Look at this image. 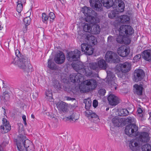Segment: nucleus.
<instances>
[{
    "label": "nucleus",
    "instance_id": "nucleus-52",
    "mask_svg": "<svg viewBox=\"0 0 151 151\" xmlns=\"http://www.w3.org/2000/svg\"><path fill=\"white\" fill-rule=\"evenodd\" d=\"M98 105V101L97 100L95 99L93 101V106L95 108H96Z\"/></svg>",
    "mask_w": 151,
    "mask_h": 151
},
{
    "label": "nucleus",
    "instance_id": "nucleus-44",
    "mask_svg": "<svg viewBox=\"0 0 151 151\" xmlns=\"http://www.w3.org/2000/svg\"><path fill=\"white\" fill-rule=\"evenodd\" d=\"M31 19L29 17H26L23 20L24 24L29 25L31 23Z\"/></svg>",
    "mask_w": 151,
    "mask_h": 151
},
{
    "label": "nucleus",
    "instance_id": "nucleus-45",
    "mask_svg": "<svg viewBox=\"0 0 151 151\" xmlns=\"http://www.w3.org/2000/svg\"><path fill=\"white\" fill-rule=\"evenodd\" d=\"M142 55L140 54H138L135 56L133 58V62H137L139 61L141 58Z\"/></svg>",
    "mask_w": 151,
    "mask_h": 151
},
{
    "label": "nucleus",
    "instance_id": "nucleus-2",
    "mask_svg": "<svg viewBox=\"0 0 151 151\" xmlns=\"http://www.w3.org/2000/svg\"><path fill=\"white\" fill-rule=\"evenodd\" d=\"M87 40L89 41V44L83 43L81 45L82 51L84 52V54L86 55H92L94 52V48L93 46L97 43V40L93 36H87Z\"/></svg>",
    "mask_w": 151,
    "mask_h": 151
},
{
    "label": "nucleus",
    "instance_id": "nucleus-29",
    "mask_svg": "<svg viewBox=\"0 0 151 151\" xmlns=\"http://www.w3.org/2000/svg\"><path fill=\"white\" fill-rule=\"evenodd\" d=\"M11 129V127L9 123L4 125H1L0 127V130L2 134L5 133L9 132Z\"/></svg>",
    "mask_w": 151,
    "mask_h": 151
},
{
    "label": "nucleus",
    "instance_id": "nucleus-8",
    "mask_svg": "<svg viewBox=\"0 0 151 151\" xmlns=\"http://www.w3.org/2000/svg\"><path fill=\"white\" fill-rule=\"evenodd\" d=\"M15 53L18 59L17 62L18 66L20 68H23L24 67V65L27 63V57L25 55L22 54L17 49L16 50Z\"/></svg>",
    "mask_w": 151,
    "mask_h": 151
},
{
    "label": "nucleus",
    "instance_id": "nucleus-28",
    "mask_svg": "<svg viewBox=\"0 0 151 151\" xmlns=\"http://www.w3.org/2000/svg\"><path fill=\"white\" fill-rule=\"evenodd\" d=\"M119 12L118 11L115 9L108 13V17L111 19H117L119 18Z\"/></svg>",
    "mask_w": 151,
    "mask_h": 151
},
{
    "label": "nucleus",
    "instance_id": "nucleus-9",
    "mask_svg": "<svg viewBox=\"0 0 151 151\" xmlns=\"http://www.w3.org/2000/svg\"><path fill=\"white\" fill-rule=\"evenodd\" d=\"M16 144H20L19 146L23 147L25 149L32 143L28 139H27L26 136L22 134H19L17 139L15 140Z\"/></svg>",
    "mask_w": 151,
    "mask_h": 151
},
{
    "label": "nucleus",
    "instance_id": "nucleus-5",
    "mask_svg": "<svg viewBox=\"0 0 151 151\" xmlns=\"http://www.w3.org/2000/svg\"><path fill=\"white\" fill-rule=\"evenodd\" d=\"M81 55V51L76 49L73 51H69L67 52L66 55V58L69 62H76L80 59Z\"/></svg>",
    "mask_w": 151,
    "mask_h": 151
},
{
    "label": "nucleus",
    "instance_id": "nucleus-35",
    "mask_svg": "<svg viewBox=\"0 0 151 151\" xmlns=\"http://www.w3.org/2000/svg\"><path fill=\"white\" fill-rule=\"evenodd\" d=\"M22 69L23 71L27 73L32 72L33 71L32 67V65L29 63L27 65V67L26 66V64L24 65V67L23 68H21Z\"/></svg>",
    "mask_w": 151,
    "mask_h": 151
},
{
    "label": "nucleus",
    "instance_id": "nucleus-23",
    "mask_svg": "<svg viewBox=\"0 0 151 151\" xmlns=\"http://www.w3.org/2000/svg\"><path fill=\"white\" fill-rule=\"evenodd\" d=\"M80 74L76 73H73L70 74V81L73 83L76 82L79 83L80 82Z\"/></svg>",
    "mask_w": 151,
    "mask_h": 151
},
{
    "label": "nucleus",
    "instance_id": "nucleus-1",
    "mask_svg": "<svg viewBox=\"0 0 151 151\" xmlns=\"http://www.w3.org/2000/svg\"><path fill=\"white\" fill-rule=\"evenodd\" d=\"M83 13L86 16V21L90 23L91 26V31L95 35L99 34L100 32V26L96 24L99 22V19L97 17V14L90 8L84 7Z\"/></svg>",
    "mask_w": 151,
    "mask_h": 151
},
{
    "label": "nucleus",
    "instance_id": "nucleus-14",
    "mask_svg": "<svg viewBox=\"0 0 151 151\" xmlns=\"http://www.w3.org/2000/svg\"><path fill=\"white\" fill-rule=\"evenodd\" d=\"M119 12H124L125 8V4L122 0H115L114 2L113 7Z\"/></svg>",
    "mask_w": 151,
    "mask_h": 151
},
{
    "label": "nucleus",
    "instance_id": "nucleus-4",
    "mask_svg": "<svg viewBox=\"0 0 151 151\" xmlns=\"http://www.w3.org/2000/svg\"><path fill=\"white\" fill-rule=\"evenodd\" d=\"M73 69L78 72L81 75L87 76L88 72L87 70V67L80 61H77L76 62H73L71 64Z\"/></svg>",
    "mask_w": 151,
    "mask_h": 151
},
{
    "label": "nucleus",
    "instance_id": "nucleus-26",
    "mask_svg": "<svg viewBox=\"0 0 151 151\" xmlns=\"http://www.w3.org/2000/svg\"><path fill=\"white\" fill-rule=\"evenodd\" d=\"M99 68L100 70H105L106 69L108 65L106 61L103 59H100L98 61Z\"/></svg>",
    "mask_w": 151,
    "mask_h": 151
},
{
    "label": "nucleus",
    "instance_id": "nucleus-25",
    "mask_svg": "<svg viewBox=\"0 0 151 151\" xmlns=\"http://www.w3.org/2000/svg\"><path fill=\"white\" fill-rule=\"evenodd\" d=\"M123 121V119L118 116H115L112 120V122L115 127H119L121 125Z\"/></svg>",
    "mask_w": 151,
    "mask_h": 151
},
{
    "label": "nucleus",
    "instance_id": "nucleus-64",
    "mask_svg": "<svg viewBox=\"0 0 151 151\" xmlns=\"http://www.w3.org/2000/svg\"><path fill=\"white\" fill-rule=\"evenodd\" d=\"M0 151H4L3 148L1 145H0Z\"/></svg>",
    "mask_w": 151,
    "mask_h": 151
},
{
    "label": "nucleus",
    "instance_id": "nucleus-24",
    "mask_svg": "<svg viewBox=\"0 0 151 151\" xmlns=\"http://www.w3.org/2000/svg\"><path fill=\"white\" fill-rule=\"evenodd\" d=\"M103 6L106 9H109L111 7H113L114 2L113 0H100Z\"/></svg>",
    "mask_w": 151,
    "mask_h": 151
},
{
    "label": "nucleus",
    "instance_id": "nucleus-16",
    "mask_svg": "<svg viewBox=\"0 0 151 151\" xmlns=\"http://www.w3.org/2000/svg\"><path fill=\"white\" fill-rule=\"evenodd\" d=\"M54 60L56 63L62 64L65 62V56L62 52L60 51L59 53L55 55Z\"/></svg>",
    "mask_w": 151,
    "mask_h": 151
},
{
    "label": "nucleus",
    "instance_id": "nucleus-22",
    "mask_svg": "<svg viewBox=\"0 0 151 151\" xmlns=\"http://www.w3.org/2000/svg\"><path fill=\"white\" fill-rule=\"evenodd\" d=\"M57 108L59 110L62 111L63 112H67L68 110L67 104L66 103L61 101L59 102L56 104Z\"/></svg>",
    "mask_w": 151,
    "mask_h": 151
},
{
    "label": "nucleus",
    "instance_id": "nucleus-30",
    "mask_svg": "<svg viewBox=\"0 0 151 151\" xmlns=\"http://www.w3.org/2000/svg\"><path fill=\"white\" fill-rule=\"evenodd\" d=\"M86 115L89 119H92L93 118H99L98 115L94 112L90 110H87V111L85 112Z\"/></svg>",
    "mask_w": 151,
    "mask_h": 151
},
{
    "label": "nucleus",
    "instance_id": "nucleus-36",
    "mask_svg": "<svg viewBox=\"0 0 151 151\" xmlns=\"http://www.w3.org/2000/svg\"><path fill=\"white\" fill-rule=\"evenodd\" d=\"M52 85L55 89L59 90H60L62 88L61 84L57 80H55L53 81Z\"/></svg>",
    "mask_w": 151,
    "mask_h": 151
},
{
    "label": "nucleus",
    "instance_id": "nucleus-57",
    "mask_svg": "<svg viewBox=\"0 0 151 151\" xmlns=\"http://www.w3.org/2000/svg\"><path fill=\"white\" fill-rule=\"evenodd\" d=\"M2 122L3 124V125H5V124H9V122H8L7 120L5 118H3L2 119Z\"/></svg>",
    "mask_w": 151,
    "mask_h": 151
},
{
    "label": "nucleus",
    "instance_id": "nucleus-54",
    "mask_svg": "<svg viewBox=\"0 0 151 151\" xmlns=\"http://www.w3.org/2000/svg\"><path fill=\"white\" fill-rule=\"evenodd\" d=\"M24 25V26L23 27L22 30L24 33H25L27 32V31L28 28L27 27L28 25H27L25 24Z\"/></svg>",
    "mask_w": 151,
    "mask_h": 151
},
{
    "label": "nucleus",
    "instance_id": "nucleus-37",
    "mask_svg": "<svg viewBox=\"0 0 151 151\" xmlns=\"http://www.w3.org/2000/svg\"><path fill=\"white\" fill-rule=\"evenodd\" d=\"M72 113L71 115L66 117L67 120H73V119H75V120H77L78 118V116L76 115L77 114L75 112H72Z\"/></svg>",
    "mask_w": 151,
    "mask_h": 151
},
{
    "label": "nucleus",
    "instance_id": "nucleus-63",
    "mask_svg": "<svg viewBox=\"0 0 151 151\" xmlns=\"http://www.w3.org/2000/svg\"><path fill=\"white\" fill-rule=\"evenodd\" d=\"M64 89L65 91H68V87L66 86L64 87Z\"/></svg>",
    "mask_w": 151,
    "mask_h": 151
},
{
    "label": "nucleus",
    "instance_id": "nucleus-47",
    "mask_svg": "<svg viewBox=\"0 0 151 151\" xmlns=\"http://www.w3.org/2000/svg\"><path fill=\"white\" fill-rule=\"evenodd\" d=\"M25 149L27 151H34L35 149L34 145L33 143H32Z\"/></svg>",
    "mask_w": 151,
    "mask_h": 151
},
{
    "label": "nucleus",
    "instance_id": "nucleus-43",
    "mask_svg": "<svg viewBox=\"0 0 151 151\" xmlns=\"http://www.w3.org/2000/svg\"><path fill=\"white\" fill-rule=\"evenodd\" d=\"M145 111L140 107H138L137 110V112L138 114H139V116L143 118L145 116Z\"/></svg>",
    "mask_w": 151,
    "mask_h": 151
},
{
    "label": "nucleus",
    "instance_id": "nucleus-48",
    "mask_svg": "<svg viewBox=\"0 0 151 151\" xmlns=\"http://www.w3.org/2000/svg\"><path fill=\"white\" fill-rule=\"evenodd\" d=\"M129 36L125 37L124 39V42L123 43H124L125 44L129 45V44L131 42L130 39L128 37Z\"/></svg>",
    "mask_w": 151,
    "mask_h": 151
},
{
    "label": "nucleus",
    "instance_id": "nucleus-17",
    "mask_svg": "<svg viewBox=\"0 0 151 151\" xmlns=\"http://www.w3.org/2000/svg\"><path fill=\"white\" fill-rule=\"evenodd\" d=\"M129 52L128 48L124 46L120 47L117 50V52L119 55L122 57L127 56L129 53Z\"/></svg>",
    "mask_w": 151,
    "mask_h": 151
},
{
    "label": "nucleus",
    "instance_id": "nucleus-61",
    "mask_svg": "<svg viewBox=\"0 0 151 151\" xmlns=\"http://www.w3.org/2000/svg\"><path fill=\"white\" fill-rule=\"evenodd\" d=\"M26 0H17V2H20V3H22L25 4L26 3Z\"/></svg>",
    "mask_w": 151,
    "mask_h": 151
},
{
    "label": "nucleus",
    "instance_id": "nucleus-59",
    "mask_svg": "<svg viewBox=\"0 0 151 151\" xmlns=\"http://www.w3.org/2000/svg\"><path fill=\"white\" fill-rule=\"evenodd\" d=\"M3 87L5 88H6L7 90H9V86H7L6 85H5L4 83V81H2Z\"/></svg>",
    "mask_w": 151,
    "mask_h": 151
},
{
    "label": "nucleus",
    "instance_id": "nucleus-19",
    "mask_svg": "<svg viewBox=\"0 0 151 151\" xmlns=\"http://www.w3.org/2000/svg\"><path fill=\"white\" fill-rule=\"evenodd\" d=\"M142 58L146 61H151V50L149 49L143 51L142 53Z\"/></svg>",
    "mask_w": 151,
    "mask_h": 151
},
{
    "label": "nucleus",
    "instance_id": "nucleus-21",
    "mask_svg": "<svg viewBox=\"0 0 151 151\" xmlns=\"http://www.w3.org/2000/svg\"><path fill=\"white\" fill-rule=\"evenodd\" d=\"M129 147L133 151H137L139 150L141 148V145L139 142H134V141H130Z\"/></svg>",
    "mask_w": 151,
    "mask_h": 151
},
{
    "label": "nucleus",
    "instance_id": "nucleus-51",
    "mask_svg": "<svg viewBox=\"0 0 151 151\" xmlns=\"http://www.w3.org/2000/svg\"><path fill=\"white\" fill-rule=\"evenodd\" d=\"M91 106V102L90 101V103H85V108L86 109V110H89L90 107Z\"/></svg>",
    "mask_w": 151,
    "mask_h": 151
},
{
    "label": "nucleus",
    "instance_id": "nucleus-6",
    "mask_svg": "<svg viewBox=\"0 0 151 151\" xmlns=\"http://www.w3.org/2000/svg\"><path fill=\"white\" fill-rule=\"evenodd\" d=\"M138 127L134 124H128L126 125L125 129V134L131 137L137 136Z\"/></svg>",
    "mask_w": 151,
    "mask_h": 151
},
{
    "label": "nucleus",
    "instance_id": "nucleus-50",
    "mask_svg": "<svg viewBox=\"0 0 151 151\" xmlns=\"http://www.w3.org/2000/svg\"><path fill=\"white\" fill-rule=\"evenodd\" d=\"M98 92L101 96H104L105 94L106 91L104 89H101L99 90Z\"/></svg>",
    "mask_w": 151,
    "mask_h": 151
},
{
    "label": "nucleus",
    "instance_id": "nucleus-49",
    "mask_svg": "<svg viewBox=\"0 0 151 151\" xmlns=\"http://www.w3.org/2000/svg\"><path fill=\"white\" fill-rule=\"evenodd\" d=\"M115 71L117 72H122V67L121 66V64L119 65H117L115 68Z\"/></svg>",
    "mask_w": 151,
    "mask_h": 151
},
{
    "label": "nucleus",
    "instance_id": "nucleus-27",
    "mask_svg": "<svg viewBox=\"0 0 151 151\" xmlns=\"http://www.w3.org/2000/svg\"><path fill=\"white\" fill-rule=\"evenodd\" d=\"M122 68V73H126L129 71L131 70V64L126 62L121 64Z\"/></svg>",
    "mask_w": 151,
    "mask_h": 151
},
{
    "label": "nucleus",
    "instance_id": "nucleus-7",
    "mask_svg": "<svg viewBox=\"0 0 151 151\" xmlns=\"http://www.w3.org/2000/svg\"><path fill=\"white\" fill-rule=\"evenodd\" d=\"M105 58L106 60L110 63H117L120 61L118 55L116 53L111 51H108L106 52Z\"/></svg>",
    "mask_w": 151,
    "mask_h": 151
},
{
    "label": "nucleus",
    "instance_id": "nucleus-31",
    "mask_svg": "<svg viewBox=\"0 0 151 151\" xmlns=\"http://www.w3.org/2000/svg\"><path fill=\"white\" fill-rule=\"evenodd\" d=\"M10 96L8 91H5L3 93L0 95L1 100L4 102L8 101L9 99Z\"/></svg>",
    "mask_w": 151,
    "mask_h": 151
},
{
    "label": "nucleus",
    "instance_id": "nucleus-42",
    "mask_svg": "<svg viewBox=\"0 0 151 151\" xmlns=\"http://www.w3.org/2000/svg\"><path fill=\"white\" fill-rule=\"evenodd\" d=\"M17 10L18 12L20 13L23 9V5L24 4L21 3H20V2H18L17 1Z\"/></svg>",
    "mask_w": 151,
    "mask_h": 151
},
{
    "label": "nucleus",
    "instance_id": "nucleus-34",
    "mask_svg": "<svg viewBox=\"0 0 151 151\" xmlns=\"http://www.w3.org/2000/svg\"><path fill=\"white\" fill-rule=\"evenodd\" d=\"M48 67L50 69L54 70L56 69V65L52 59H49L48 61Z\"/></svg>",
    "mask_w": 151,
    "mask_h": 151
},
{
    "label": "nucleus",
    "instance_id": "nucleus-33",
    "mask_svg": "<svg viewBox=\"0 0 151 151\" xmlns=\"http://www.w3.org/2000/svg\"><path fill=\"white\" fill-rule=\"evenodd\" d=\"M129 112L127 109H121L118 112V115L121 116H126L129 114Z\"/></svg>",
    "mask_w": 151,
    "mask_h": 151
},
{
    "label": "nucleus",
    "instance_id": "nucleus-3",
    "mask_svg": "<svg viewBox=\"0 0 151 151\" xmlns=\"http://www.w3.org/2000/svg\"><path fill=\"white\" fill-rule=\"evenodd\" d=\"M119 29V34L116 38V41L119 43H123L125 37L129 36L134 33L132 27L129 25H122Z\"/></svg>",
    "mask_w": 151,
    "mask_h": 151
},
{
    "label": "nucleus",
    "instance_id": "nucleus-15",
    "mask_svg": "<svg viewBox=\"0 0 151 151\" xmlns=\"http://www.w3.org/2000/svg\"><path fill=\"white\" fill-rule=\"evenodd\" d=\"M107 99L109 104L111 106H116L120 103V99L114 95L111 94L109 95Z\"/></svg>",
    "mask_w": 151,
    "mask_h": 151
},
{
    "label": "nucleus",
    "instance_id": "nucleus-62",
    "mask_svg": "<svg viewBox=\"0 0 151 151\" xmlns=\"http://www.w3.org/2000/svg\"><path fill=\"white\" fill-rule=\"evenodd\" d=\"M72 99H75L74 98H71L69 97H68L67 98V100H72Z\"/></svg>",
    "mask_w": 151,
    "mask_h": 151
},
{
    "label": "nucleus",
    "instance_id": "nucleus-38",
    "mask_svg": "<svg viewBox=\"0 0 151 151\" xmlns=\"http://www.w3.org/2000/svg\"><path fill=\"white\" fill-rule=\"evenodd\" d=\"M89 66L91 68L96 71L100 70L98 63H91L89 64Z\"/></svg>",
    "mask_w": 151,
    "mask_h": 151
},
{
    "label": "nucleus",
    "instance_id": "nucleus-46",
    "mask_svg": "<svg viewBox=\"0 0 151 151\" xmlns=\"http://www.w3.org/2000/svg\"><path fill=\"white\" fill-rule=\"evenodd\" d=\"M49 17H50V23L52 22L55 18V16L54 13L50 12L49 14Z\"/></svg>",
    "mask_w": 151,
    "mask_h": 151
},
{
    "label": "nucleus",
    "instance_id": "nucleus-56",
    "mask_svg": "<svg viewBox=\"0 0 151 151\" xmlns=\"http://www.w3.org/2000/svg\"><path fill=\"white\" fill-rule=\"evenodd\" d=\"M22 118L23 121V123L25 125H27V123L26 122V116L24 115H23L22 116Z\"/></svg>",
    "mask_w": 151,
    "mask_h": 151
},
{
    "label": "nucleus",
    "instance_id": "nucleus-55",
    "mask_svg": "<svg viewBox=\"0 0 151 151\" xmlns=\"http://www.w3.org/2000/svg\"><path fill=\"white\" fill-rule=\"evenodd\" d=\"M19 144H20L19 143L18 144H16L18 150L19 151H23L24 148L23 147L19 146Z\"/></svg>",
    "mask_w": 151,
    "mask_h": 151
},
{
    "label": "nucleus",
    "instance_id": "nucleus-53",
    "mask_svg": "<svg viewBox=\"0 0 151 151\" xmlns=\"http://www.w3.org/2000/svg\"><path fill=\"white\" fill-rule=\"evenodd\" d=\"M126 122H127V124H133L132 123V120L131 117L127 118L126 120Z\"/></svg>",
    "mask_w": 151,
    "mask_h": 151
},
{
    "label": "nucleus",
    "instance_id": "nucleus-12",
    "mask_svg": "<svg viewBox=\"0 0 151 151\" xmlns=\"http://www.w3.org/2000/svg\"><path fill=\"white\" fill-rule=\"evenodd\" d=\"M84 86L87 91H89L95 89L97 86V82L95 80L93 79L87 80L84 82Z\"/></svg>",
    "mask_w": 151,
    "mask_h": 151
},
{
    "label": "nucleus",
    "instance_id": "nucleus-10",
    "mask_svg": "<svg viewBox=\"0 0 151 151\" xmlns=\"http://www.w3.org/2000/svg\"><path fill=\"white\" fill-rule=\"evenodd\" d=\"M116 79V77L113 73L111 72L107 73V81L113 90H116L117 88V85L115 82Z\"/></svg>",
    "mask_w": 151,
    "mask_h": 151
},
{
    "label": "nucleus",
    "instance_id": "nucleus-40",
    "mask_svg": "<svg viewBox=\"0 0 151 151\" xmlns=\"http://www.w3.org/2000/svg\"><path fill=\"white\" fill-rule=\"evenodd\" d=\"M91 24L90 23V24L85 23L83 27L84 31L86 32H89V31H91L92 26Z\"/></svg>",
    "mask_w": 151,
    "mask_h": 151
},
{
    "label": "nucleus",
    "instance_id": "nucleus-18",
    "mask_svg": "<svg viewBox=\"0 0 151 151\" xmlns=\"http://www.w3.org/2000/svg\"><path fill=\"white\" fill-rule=\"evenodd\" d=\"M138 139L142 142H147L150 139L149 134L147 132H143L139 134Z\"/></svg>",
    "mask_w": 151,
    "mask_h": 151
},
{
    "label": "nucleus",
    "instance_id": "nucleus-60",
    "mask_svg": "<svg viewBox=\"0 0 151 151\" xmlns=\"http://www.w3.org/2000/svg\"><path fill=\"white\" fill-rule=\"evenodd\" d=\"M112 38V37L111 36H109L108 37L107 41L108 42H111Z\"/></svg>",
    "mask_w": 151,
    "mask_h": 151
},
{
    "label": "nucleus",
    "instance_id": "nucleus-13",
    "mask_svg": "<svg viewBox=\"0 0 151 151\" xmlns=\"http://www.w3.org/2000/svg\"><path fill=\"white\" fill-rule=\"evenodd\" d=\"M90 5L93 9L98 12L103 10V6L99 0H89Z\"/></svg>",
    "mask_w": 151,
    "mask_h": 151
},
{
    "label": "nucleus",
    "instance_id": "nucleus-39",
    "mask_svg": "<svg viewBox=\"0 0 151 151\" xmlns=\"http://www.w3.org/2000/svg\"><path fill=\"white\" fill-rule=\"evenodd\" d=\"M42 21L43 23L47 24V20L49 19V16L45 13H42Z\"/></svg>",
    "mask_w": 151,
    "mask_h": 151
},
{
    "label": "nucleus",
    "instance_id": "nucleus-11",
    "mask_svg": "<svg viewBox=\"0 0 151 151\" xmlns=\"http://www.w3.org/2000/svg\"><path fill=\"white\" fill-rule=\"evenodd\" d=\"M145 75V73L143 70L140 69H136L134 73L133 80L136 82L140 81L143 79Z\"/></svg>",
    "mask_w": 151,
    "mask_h": 151
},
{
    "label": "nucleus",
    "instance_id": "nucleus-32",
    "mask_svg": "<svg viewBox=\"0 0 151 151\" xmlns=\"http://www.w3.org/2000/svg\"><path fill=\"white\" fill-rule=\"evenodd\" d=\"M120 17V21L122 23H125L129 22L130 20V17L127 15H123L119 16Z\"/></svg>",
    "mask_w": 151,
    "mask_h": 151
},
{
    "label": "nucleus",
    "instance_id": "nucleus-20",
    "mask_svg": "<svg viewBox=\"0 0 151 151\" xmlns=\"http://www.w3.org/2000/svg\"><path fill=\"white\" fill-rule=\"evenodd\" d=\"M133 90L135 94L138 96H141L142 94V90L143 88L142 85L141 84L138 85L137 84H135L134 85Z\"/></svg>",
    "mask_w": 151,
    "mask_h": 151
},
{
    "label": "nucleus",
    "instance_id": "nucleus-58",
    "mask_svg": "<svg viewBox=\"0 0 151 151\" xmlns=\"http://www.w3.org/2000/svg\"><path fill=\"white\" fill-rule=\"evenodd\" d=\"M49 92L47 91L46 92L45 95L47 96H49L50 97L52 98V94L51 93H49Z\"/></svg>",
    "mask_w": 151,
    "mask_h": 151
},
{
    "label": "nucleus",
    "instance_id": "nucleus-41",
    "mask_svg": "<svg viewBox=\"0 0 151 151\" xmlns=\"http://www.w3.org/2000/svg\"><path fill=\"white\" fill-rule=\"evenodd\" d=\"M142 151H151V146L148 144H146L143 145L142 148Z\"/></svg>",
    "mask_w": 151,
    "mask_h": 151
}]
</instances>
